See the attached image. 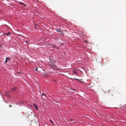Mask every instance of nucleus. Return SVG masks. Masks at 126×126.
Here are the masks:
<instances>
[{"label":"nucleus","instance_id":"20","mask_svg":"<svg viewBox=\"0 0 126 126\" xmlns=\"http://www.w3.org/2000/svg\"><path fill=\"white\" fill-rule=\"evenodd\" d=\"M74 79H76V80H77V79H76V78H74Z\"/></svg>","mask_w":126,"mask_h":126},{"label":"nucleus","instance_id":"3","mask_svg":"<svg viewBox=\"0 0 126 126\" xmlns=\"http://www.w3.org/2000/svg\"><path fill=\"white\" fill-rule=\"evenodd\" d=\"M33 106L35 108V109H36L37 110H38V107H37V106L35 104H33Z\"/></svg>","mask_w":126,"mask_h":126},{"label":"nucleus","instance_id":"19","mask_svg":"<svg viewBox=\"0 0 126 126\" xmlns=\"http://www.w3.org/2000/svg\"><path fill=\"white\" fill-rule=\"evenodd\" d=\"M50 121H51V123H52V121L51 120H50Z\"/></svg>","mask_w":126,"mask_h":126},{"label":"nucleus","instance_id":"21","mask_svg":"<svg viewBox=\"0 0 126 126\" xmlns=\"http://www.w3.org/2000/svg\"><path fill=\"white\" fill-rule=\"evenodd\" d=\"M77 80H79L78 79H77Z\"/></svg>","mask_w":126,"mask_h":126},{"label":"nucleus","instance_id":"10","mask_svg":"<svg viewBox=\"0 0 126 126\" xmlns=\"http://www.w3.org/2000/svg\"><path fill=\"white\" fill-rule=\"evenodd\" d=\"M73 73H75V74H77V72H75V71H74V72Z\"/></svg>","mask_w":126,"mask_h":126},{"label":"nucleus","instance_id":"2","mask_svg":"<svg viewBox=\"0 0 126 126\" xmlns=\"http://www.w3.org/2000/svg\"><path fill=\"white\" fill-rule=\"evenodd\" d=\"M49 60L50 62L52 64H53L56 62V61L55 60L51 59L50 58H49Z\"/></svg>","mask_w":126,"mask_h":126},{"label":"nucleus","instance_id":"13","mask_svg":"<svg viewBox=\"0 0 126 126\" xmlns=\"http://www.w3.org/2000/svg\"><path fill=\"white\" fill-rule=\"evenodd\" d=\"M42 95H45V97L46 96V95H44V94H43V93L42 94Z\"/></svg>","mask_w":126,"mask_h":126},{"label":"nucleus","instance_id":"8","mask_svg":"<svg viewBox=\"0 0 126 126\" xmlns=\"http://www.w3.org/2000/svg\"><path fill=\"white\" fill-rule=\"evenodd\" d=\"M6 60H7V61L11 60L10 59V58L9 57H7V58H6Z\"/></svg>","mask_w":126,"mask_h":126},{"label":"nucleus","instance_id":"16","mask_svg":"<svg viewBox=\"0 0 126 126\" xmlns=\"http://www.w3.org/2000/svg\"><path fill=\"white\" fill-rule=\"evenodd\" d=\"M25 42L26 43H28V41H26Z\"/></svg>","mask_w":126,"mask_h":126},{"label":"nucleus","instance_id":"14","mask_svg":"<svg viewBox=\"0 0 126 126\" xmlns=\"http://www.w3.org/2000/svg\"><path fill=\"white\" fill-rule=\"evenodd\" d=\"M85 43H86L88 42V41L87 40H86L85 41Z\"/></svg>","mask_w":126,"mask_h":126},{"label":"nucleus","instance_id":"17","mask_svg":"<svg viewBox=\"0 0 126 126\" xmlns=\"http://www.w3.org/2000/svg\"><path fill=\"white\" fill-rule=\"evenodd\" d=\"M71 121H73V120L72 119H70V120Z\"/></svg>","mask_w":126,"mask_h":126},{"label":"nucleus","instance_id":"6","mask_svg":"<svg viewBox=\"0 0 126 126\" xmlns=\"http://www.w3.org/2000/svg\"><path fill=\"white\" fill-rule=\"evenodd\" d=\"M19 3L23 6H25V4L22 2H20Z\"/></svg>","mask_w":126,"mask_h":126},{"label":"nucleus","instance_id":"5","mask_svg":"<svg viewBox=\"0 0 126 126\" xmlns=\"http://www.w3.org/2000/svg\"><path fill=\"white\" fill-rule=\"evenodd\" d=\"M16 87L13 88L12 89V90L13 91H15L16 90Z\"/></svg>","mask_w":126,"mask_h":126},{"label":"nucleus","instance_id":"7","mask_svg":"<svg viewBox=\"0 0 126 126\" xmlns=\"http://www.w3.org/2000/svg\"><path fill=\"white\" fill-rule=\"evenodd\" d=\"M11 34V33L10 32H8L7 33H4V34L6 35H8L9 34Z\"/></svg>","mask_w":126,"mask_h":126},{"label":"nucleus","instance_id":"4","mask_svg":"<svg viewBox=\"0 0 126 126\" xmlns=\"http://www.w3.org/2000/svg\"><path fill=\"white\" fill-rule=\"evenodd\" d=\"M60 30H61L60 28H59L56 30V31L57 32H60Z\"/></svg>","mask_w":126,"mask_h":126},{"label":"nucleus","instance_id":"18","mask_svg":"<svg viewBox=\"0 0 126 126\" xmlns=\"http://www.w3.org/2000/svg\"><path fill=\"white\" fill-rule=\"evenodd\" d=\"M9 106L10 107H12V106L11 105H9Z\"/></svg>","mask_w":126,"mask_h":126},{"label":"nucleus","instance_id":"11","mask_svg":"<svg viewBox=\"0 0 126 126\" xmlns=\"http://www.w3.org/2000/svg\"><path fill=\"white\" fill-rule=\"evenodd\" d=\"M7 62V60H6V59L5 61V62L4 63H6Z\"/></svg>","mask_w":126,"mask_h":126},{"label":"nucleus","instance_id":"12","mask_svg":"<svg viewBox=\"0 0 126 126\" xmlns=\"http://www.w3.org/2000/svg\"><path fill=\"white\" fill-rule=\"evenodd\" d=\"M81 34L83 36V37H86V36H86V35H83V34Z\"/></svg>","mask_w":126,"mask_h":126},{"label":"nucleus","instance_id":"1","mask_svg":"<svg viewBox=\"0 0 126 126\" xmlns=\"http://www.w3.org/2000/svg\"><path fill=\"white\" fill-rule=\"evenodd\" d=\"M49 66L50 67H51V68H54L55 69H58L59 68L57 67L56 65H54L53 64H50L48 63Z\"/></svg>","mask_w":126,"mask_h":126},{"label":"nucleus","instance_id":"9","mask_svg":"<svg viewBox=\"0 0 126 126\" xmlns=\"http://www.w3.org/2000/svg\"><path fill=\"white\" fill-rule=\"evenodd\" d=\"M45 75L46 76H48V74H47L46 73V74Z\"/></svg>","mask_w":126,"mask_h":126},{"label":"nucleus","instance_id":"15","mask_svg":"<svg viewBox=\"0 0 126 126\" xmlns=\"http://www.w3.org/2000/svg\"><path fill=\"white\" fill-rule=\"evenodd\" d=\"M38 68V67H37L36 68L35 70H36V71H37V69Z\"/></svg>","mask_w":126,"mask_h":126}]
</instances>
